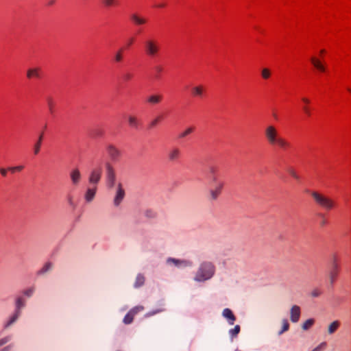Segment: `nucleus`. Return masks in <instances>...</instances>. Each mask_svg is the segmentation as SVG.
<instances>
[{
    "label": "nucleus",
    "mask_w": 351,
    "mask_h": 351,
    "mask_svg": "<svg viewBox=\"0 0 351 351\" xmlns=\"http://www.w3.org/2000/svg\"><path fill=\"white\" fill-rule=\"evenodd\" d=\"M325 52V51L324 49L321 50L320 53H324Z\"/></svg>",
    "instance_id": "nucleus-59"
},
{
    "label": "nucleus",
    "mask_w": 351,
    "mask_h": 351,
    "mask_svg": "<svg viewBox=\"0 0 351 351\" xmlns=\"http://www.w3.org/2000/svg\"><path fill=\"white\" fill-rule=\"evenodd\" d=\"M132 77V75L131 73H127L124 75V79L125 80H129Z\"/></svg>",
    "instance_id": "nucleus-49"
},
{
    "label": "nucleus",
    "mask_w": 351,
    "mask_h": 351,
    "mask_svg": "<svg viewBox=\"0 0 351 351\" xmlns=\"http://www.w3.org/2000/svg\"><path fill=\"white\" fill-rule=\"evenodd\" d=\"M325 223H326V221H325V220H324V221L322 222V226H324V225H325Z\"/></svg>",
    "instance_id": "nucleus-58"
},
{
    "label": "nucleus",
    "mask_w": 351,
    "mask_h": 351,
    "mask_svg": "<svg viewBox=\"0 0 351 351\" xmlns=\"http://www.w3.org/2000/svg\"><path fill=\"white\" fill-rule=\"evenodd\" d=\"M106 149L109 156L112 160L115 161L121 156V151L113 145H108Z\"/></svg>",
    "instance_id": "nucleus-15"
},
{
    "label": "nucleus",
    "mask_w": 351,
    "mask_h": 351,
    "mask_svg": "<svg viewBox=\"0 0 351 351\" xmlns=\"http://www.w3.org/2000/svg\"><path fill=\"white\" fill-rule=\"evenodd\" d=\"M34 288L30 287L23 291V294L27 297H31L34 293Z\"/></svg>",
    "instance_id": "nucleus-38"
},
{
    "label": "nucleus",
    "mask_w": 351,
    "mask_h": 351,
    "mask_svg": "<svg viewBox=\"0 0 351 351\" xmlns=\"http://www.w3.org/2000/svg\"><path fill=\"white\" fill-rule=\"evenodd\" d=\"M133 40H134V38H132L130 39V40L128 42V46H130V45L132 44Z\"/></svg>",
    "instance_id": "nucleus-54"
},
{
    "label": "nucleus",
    "mask_w": 351,
    "mask_h": 351,
    "mask_svg": "<svg viewBox=\"0 0 351 351\" xmlns=\"http://www.w3.org/2000/svg\"><path fill=\"white\" fill-rule=\"evenodd\" d=\"M311 62L313 64V65L315 66V68H316L318 71H319L321 72H324L326 71L325 66L317 58H316L315 57H312L311 58Z\"/></svg>",
    "instance_id": "nucleus-23"
},
{
    "label": "nucleus",
    "mask_w": 351,
    "mask_h": 351,
    "mask_svg": "<svg viewBox=\"0 0 351 351\" xmlns=\"http://www.w3.org/2000/svg\"><path fill=\"white\" fill-rule=\"evenodd\" d=\"M165 4L161 3V4L156 5V6L158 7V8H163V7H165Z\"/></svg>",
    "instance_id": "nucleus-55"
},
{
    "label": "nucleus",
    "mask_w": 351,
    "mask_h": 351,
    "mask_svg": "<svg viewBox=\"0 0 351 351\" xmlns=\"http://www.w3.org/2000/svg\"><path fill=\"white\" fill-rule=\"evenodd\" d=\"M164 310L162 309V308H159V309H156L155 311H150L149 313H147V316L149 317V316H152V315H154L158 313H160V312H162Z\"/></svg>",
    "instance_id": "nucleus-42"
},
{
    "label": "nucleus",
    "mask_w": 351,
    "mask_h": 351,
    "mask_svg": "<svg viewBox=\"0 0 351 351\" xmlns=\"http://www.w3.org/2000/svg\"><path fill=\"white\" fill-rule=\"evenodd\" d=\"M289 328V324L286 319L282 320V328L280 331L278 332V335H280L285 332L287 331Z\"/></svg>",
    "instance_id": "nucleus-32"
},
{
    "label": "nucleus",
    "mask_w": 351,
    "mask_h": 351,
    "mask_svg": "<svg viewBox=\"0 0 351 351\" xmlns=\"http://www.w3.org/2000/svg\"><path fill=\"white\" fill-rule=\"evenodd\" d=\"M25 300L20 296L15 300V311L12 315L10 317L8 320L5 323L4 328H9L11 325L15 323L21 315L22 309L25 306Z\"/></svg>",
    "instance_id": "nucleus-4"
},
{
    "label": "nucleus",
    "mask_w": 351,
    "mask_h": 351,
    "mask_svg": "<svg viewBox=\"0 0 351 351\" xmlns=\"http://www.w3.org/2000/svg\"><path fill=\"white\" fill-rule=\"evenodd\" d=\"M68 202H69V204L73 207V208H75V206L73 203V201L72 199V197H68Z\"/></svg>",
    "instance_id": "nucleus-51"
},
{
    "label": "nucleus",
    "mask_w": 351,
    "mask_h": 351,
    "mask_svg": "<svg viewBox=\"0 0 351 351\" xmlns=\"http://www.w3.org/2000/svg\"><path fill=\"white\" fill-rule=\"evenodd\" d=\"M7 171H8V169H4V168L0 169V173H1V176L3 177H5L7 176Z\"/></svg>",
    "instance_id": "nucleus-47"
},
{
    "label": "nucleus",
    "mask_w": 351,
    "mask_h": 351,
    "mask_svg": "<svg viewBox=\"0 0 351 351\" xmlns=\"http://www.w3.org/2000/svg\"><path fill=\"white\" fill-rule=\"evenodd\" d=\"M335 262L337 263V257L336 256H334L332 263H335Z\"/></svg>",
    "instance_id": "nucleus-57"
},
{
    "label": "nucleus",
    "mask_w": 351,
    "mask_h": 351,
    "mask_svg": "<svg viewBox=\"0 0 351 351\" xmlns=\"http://www.w3.org/2000/svg\"><path fill=\"white\" fill-rule=\"evenodd\" d=\"M162 96L159 95H152L147 99V102L152 104H156L160 102Z\"/></svg>",
    "instance_id": "nucleus-26"
},
{
    "label": "nucleus",
    "mask_w": 351,
    "mask_h": 351,
    "mask_svg": "<svg viewBox=\"0 0 351 351\" xmlns=\"http://www.w3.org/2000/svg\"><path fill=\"white\" fill-rule=\"evenodd\" d=\"M302 109L307 116L311 115V111H310V109L308 108V106H303Z\"/></svg>",
    "instance_id": "nucleus-45"
},
{
    "label": "nucleus",
    "mask_w": 351,
    "mask_h": 351,
    "mask_svg": "<svg viewBox=\"0 0 351 351\" xmlns=\"http://www.w3.org/2000/svg\"><path fill=\"white\" fill-rule=\"evenodd\" d=\"M264 134L266 141L271 146L278 147L285 152L291 147L290 143L280 135L277 128L274 125H269L266 126L264 130Z\"/></svg>",
    "instance_id": "nucleus-1"
},
{
    "label": "nucleus",
    "mask_w": 351,
    "mask_h": 351,
    "mask_svg": "<svg viewBox=\"0 0 351 351\" xmlns=\"http://www.w3.org/2000/svg\"><path fill=\"white\" fill-rule=\"evenodd\" d=\"M312 351H316L315 349H313Z\"/></svg>",
    "instance_id": "nucleus-62"
},
{
    "label": "nucleus",
    "mask_w": 351,
    "mask_h": 351,
    "mask_svg": "<svg viewBox=\"0 0 351 351\" xmlns=\"http://www.w3.org/2000/svg\"><path fill=\"white\" fill-rule=\"evenodd\" d=\"M341 323L339 320H335L330 322L328 326L326 332L328 335H333L340 327Z\"/></svg>",
    "instance_id": "nucleus-17"
},
{
    "label": "nucleus",
    "mask_w": 351,
    "mask_h": 351,
    "mask_svg": "<svg viewBox=\"0 0 351 351\" xmlns=\"http://www.w3.org/2000/svg\"><path fill=\"white\" fill-rule=\"evenodd\" d=\"M215 267L211 262H202L195 274L194 280L196 282H204L210 279L215 274Z\"/></svg>",
    "instance_id": "nucleus-3"
},
{
    "label": "nucleus",
    "mask_w": 351,
    "mask_h": 351,
    "mask_svg": "<svg viewBox=\"0 0 351 351\" xmlns=\"http://www.w3.org/2000/svg\"><path fill=\"white\" fill-rule=\"evenodd\" d=\"M143 47L145 54L151 58L157 56L160 49L158 41L154 38L146 39L143 43Z\"/></svg>",
    "instance_id": "nucleus-5"
},
{
    "label": "nucleus",
    "mask_w": 351,
    "mask_h": 351,
    "mask_svg": "<svg viewBox=\"0 0 351 351\" xmlns=\"http://www.w3.org/2000/svg\"><path fill=\"white\" fill-rule=\"evenodd\" d=\"M13 347H14L13 344H10L9 346L3 348L1 351H11V350L13 348Z\"/></svg>",
    "instance_id": "nucleus-46"
},
{
    "label": "nucleus",
    "mask_w": 351,
    "mask_h": 351,
    "mask_svg": "<svg viewBox=\"0 0 351 351\" xmlns=\"http://www.w3.org/2000/svg\"><path fill=\"white\" fill-rule=\"evenodd\" d=\"M128 121L129 125L131 128H134V129H138L139 122H138V119L136 117L132 116V115L128 116Z\"/></svg>",
    "instance_id": "nucleus-25"
},
{
    "label": "nucleus",
    "mask_w": 351,
    "mask_h": 351,
    "mask_svg": "<svg viewBox=\"0 0 351 351\" xmlns=\"http://www.w3.org/2000/svg\"><path fill=\"white\" fill-rule=\"evenodd\" d=\"M240 330H241V328H240V326L239 325H236L234 328L232 329H230L229 330V335H230V337L232 338H234L235 337L237 336V335L240 332Z\"/></svg>",
    "instance_id": "nucleus-31"
},
{
    "label": "nucleus",
    "mask_w": 351,
    "mask_h": 351,
    "mask_svg": "<svg viewBox=\"0 0 351 351\" xmlns=\"http://www.w3.org/2000/svg\"><path fill=\"white\" fill-rule=\"evenodd\" d=\"M205 92V88L202 85L192 87L191 94L194 97H202Z\"/></svg>",
    "instance_id": "nucleus-20"
},
{
    "label": "nucleus",
    "mask_w": 351,
    "mask_h": 351,
    "mask_svg": "<svg viewBox=\"0 0 351 351\" xmlns=\"http://www.w3.org/2000/svg\"><path fill=\"white\" fill-rule=\"evenodd\" d=\"M23 169V166L19 165L16 167H10L8 168V170H10L12 173H14L15 171H21Z\"/></svg>",
    "instance_id": "nucleus-40"
},
{
    "label": "nucleus",
    "mask_w": 351,
    "mask_h": 351,
    "mask_svg": "<svg viewBox=\"0 0 351 351\" xmlns=\"http://www.w3.org/2000/svg\"><path fill=\"white\" fill-rule=\"evenodd\" d=\"M322 294V291L318 288L313 289L311 292V296L313 298H317Z\"/></svg>",
    "instance_id": "nucleus-37"
},
{
    "label": "nucleus",
    "mask_w": 351,
    "mask_h": 351,
    "mask_svg": "<svg viewBox=\"0 0 351 351\" xmlns=\"http://www.w3.org/2000/svg\"><path fill=\"white\" fill-rule=\"evenodd\" d=\"M219 182H222L219 181L218 180V178L216 176V175H212L211 183L213 184V186L217 184V183H219Z\"/></svg>",
    "instance_id": "nucleus-43"
},
{
    "label": "nucleus",
    "mask_w": 351,
    "mask_h": 351,
    "mask_svg": "<svg viewBox=\"0 0 351 351\" xmlns=\"http://www.w3.org/2000/svg\"><path fill=\"white\" fill-rule=\"evenodd\" d=\"M302 101H303L304 103H305L306 104H309V103H310V100H309L308 99L306 98V97H303V98L302 99Z\"/></svg>",
    "instance_id": "nucleus-52"
},
{
    "label": "nucleus",
    "mask_w": 351,
    "mask_h": 351,
    "mask_svg": "<svg viewBox=\"0 0 351 351\" xmlns=\"http://www.w3.org/2000/svg\"><path fill=\"white\" fill-rule=\"evenodd\" d=\"M131 20L135 25H141L147 23V19L144 17L140 16L136 14H132L130 16Z\"/></svg>",
    "instance_id": "nucleus-22"
},
{
    "label": "nucleus",
    "mask_w": 351,
    "mask_h": 351,
    "mask_svg": "<svg viewBox=\"0 0 351 351\" xmlns=\"http://www.w3.org/2000/svg\"><path fill=\"white\" fill-rule=\"evenodd\" d=\"M261 75L263 79L267 80L268 79L271 75V71L267 68H264L261 71Z\"/></svg>",
    "instance_id": "nucleus-35"
},
{
    "label": "nucleus",
    "mask_w": 351,
    "mask_h": 351,
    "mask_svg": "<svg viewBox=\"0 0 351 351\" xmlns=\"http://www.w3.org/2000/svg\"><path fill=\"white\" fill-rule=\"evenodd\" d=\"M223 186V182H219L217 184L213 186V187L209 190V200H217L221 193Z\"/></svg>",
    "instance_id": "nucleus-8"
},
{
    "label": "nucleus",
    "mask_w": 351,
    "mask_h": 351,
    "mask_svg": "<svg viewBox=\"0 0 351 351\" xmlns=\"http://www.w3.org/2000/svg\"><path fill=\"white\" fill-rule=\"evenodd\" d=\"M105 180L108 189H112L116 185V173L112 165L109 162L105 163Z\"/></svg>",
    "instance_id": "nucleus-6"
},
{
    "label": "nucleus",
    "mask_w": 351,
    "mask_h": 351,
    "mask_svg": "<svg viewBox=\"0 0 351 351\" xmlns=\"http://www.w3.org/2000/svg\"><path fill=\"white\" fill-rule=\"evenodd\" d=\"M52 266L53 265L51 263L49 262L45 263V265L38 271V275H42L47 273L51 269Z\"/></svg>",
    "instance_id": "nucleus-29"
},
{
    "label": "nucleus",
    "mask_w": 351,
    "mask_h": 351,
    "mask_svg": "<svg viewBox=\"0 0 351 351\" xmlns=\"http://www.w3.org/2000/svg\"><path fill=\"white\" fill-rule=\"evenodd\" d=\"M41 69L39 67L29 68L27 70V77L32 79L33 77H40Z\"/></svg>",
    "instance_id": "nucleus-19"
},
{
    "label": "nucleus",
    "mask_w": 351,
    "mask_h": 351,
    "mask_svg": "<svg viewBox=\"0 0 351 351\" xmlns=\"http://www.w3.org/2000/svg\"><path fill=\"white\" fill-rule=\"evenodd\" d=\"M53 2H54L53 1H51L49 3V4H51H51H53Z\"/></svg>",
    "instance_id": "nucleus-60"
},
{
    "label": "nucleus",
    "mask_w": 351,
    "mask_h": 351,
    "mask_svg": "<svg viewBox=\"0 0 351 351\" xmlns=\"http://www.w3.org/2000/svg\"><path fill=\"white\" fill-rule=\"evenodd\" d=\"M315 204L325 210H331L336 207L335 201L329 196L316 191L309 192Z\"/></svg>",
    "instance_id": "nucleus-2"
},
{
    "label": "nucleus",
    "mask_w": 351,
    "mask_h": 351,
    "mask_svg": "<svg viewBox=\"0 0 351 351\" xmlns=\"http://www.w3.org/2000/svg\"><path fill=\"white\" fill-rule=\"evenodd\" d=\"M348 90L349 92H351V88H348Z\"/></svg>",
    "instance_id": "nucleus-61"
},
{
    "label": "nucleus",
    "mask_w": 351,
    "mask_h": 351,
    "mask_svg": "<svg viewBox=\"0 0 351 351\" xmlns=\"http://www.w3.org/2000/svg\"><path fill=\"white\" fill-rule=\"evenodd\" d=\"M102 3L106 7H111L117 3V0H102Z\"/></svg>",
    "instance_id": "nucleus-36"
},
{
    "label": "nucleus",
    "mask_w": 351,
    "mask_h": 351,
    "mask_svg": "<svg viewBox=\"0 0 351 351\" xmlns=\"http://www.w3.org/2000/svg\"><path fill=\"white\" fill-rule=\"evenodd\" d=\"M315 323V319L313 318H310L306 319L302 325V328L304 330H307L311 328Z\"/></svg>",
    "instance_id": "nucleus-28"
},
{
    "label": "nucleus",
    "mask_w": 351,
    "mask_h": 351,
    "mask_svg": "<svg viewBox=\"0 0 351 351\" xmlns=\"http://www.w3.org/2000/svg\"><path fill=\"white\" fill-rule=\"evenodd\" d=\"M339 266L337 263L335 262L332 263V268L328 272V279L331 285H332L339 274Z\"/></svg>",
    "instance_id": "nucleus-12"
},
{
    "label": "nucleus",
    "mask_w": 351,
    "mask_h": 351,
    "mask_svg": "<svg viewBox=\"0 0 351 351\" xmlns=\"http://www.w3.org/2000/svg\"><path fill=\"white\" fill-rule=\"evenodd\" d=\"M97 191V186L88 188L85 193L84 198L87 202H90L93 200Z\"/></svg>",
    "instance_id": "nucleus-21"
},
{
    "label": "nucleus",
    "mask_w": 351,
    "mask_h": 351,
    "mask_svg": "<svg viewBox=\"0 0 351 351\" xmlns=\"http://www.w3.org/2000/svg\"><path fill=\"white\" fill-rule=\"evenodd\" d=\"M194 130V128L193 127H189L187 128L184 131H183L180 135H179V137L180 138H184L186 137V136H188L189 134H190L191 133H192Z\"/></svg>",
    "instance_id": "nucleus-34"
},
{
    "label": "nucleus",
    "mask_w": 351,
    "mask_h": 351,
    "mask_svg": "<svg viewBox=\"0 0 351 351\" xmlns=\"http://www.w3.org/2000/svg\"><path fill=\"white\" fill-rule=\"evenodd\" d=\"M181 152L179 148L173 147L168 153V158L171 162L178 160L180 156Z\"/></svg>",
    "instance_id": "nucleus-18"
},
{
    "label": "nucleus",
    "mask_w": 351,
    "mask_h": 351,
    "mask_svg": "<svg viewBox=\"0 0 351 351\" xmlns=\"http://www.w3.org/2000/svg\"><path fill=\"white\" fill-rule=\"evenodd\" d=\"M124 197L125 191L123 189L122 184L121 182H119L117 184L116 195L114 196L113 201L114 206H118L123 199Z\"/></svg>",
    "instance_id": "nucleus-10"
},
{
    "label": "nucleus",
    "mask_w": 351,
    "mask_h": 351,
    "mask_svg": "<svg viewBox=\"0 0 351 351\" xmlns=\"http://www.w3.org/2000/svg\"><path fill=\"white\" fill-rule=\"evenodd\" d=\"M312 351H316L315 349H313Z\"/></svg>",
    "instance_id": "nucleus-63"
},
{
    "label": "nucleus",
    "mask_w": 351,
    "mask_h": 351,
    "mask_svg": "<svg viewBox=\"0 0 351 351\" xmlns=\"http://www.w3.org/2000/svg\"><path fill=\"white\" fill-rule=\"evenodd\" d=\"M144 282H145L144 276L141 274H138L136 276L134 286L135 288H138V287H141L142 285H143Z\"/></svg>",
    "instance_id": "nucleus-27"
},
{
    "label": "nucleus",
    "mask_w": 351,
    "mask_h": 351,
    "mask_svg": "<svg viewBox=\"0 0 351 351\" xmlns=\"http://www.w3.org/2000/svg\"><path fill=\"white\" fill-rule=\"evenodd\" d=\"M102 167L101 166L93 168L88 176V182L93 186H96L99 182L102 175Z\"/></svg>",
    "instance_id": "nucleus-7"
},
{
    "label": "nucleus",
    "mask_w": 351,
    "mask_h": 351,
    "mask_svg": "<svg viewBox=\"0 0 351 351\" xmlns=\"http://www.w3.org/2000/svg\"><path fill=\"white\" fill-rule=\"evenodd\" d=\"M146 216L147 217H154L155 214L152 210H147L145 213Z\"/></svg>",
    "instance_id": "nucleus-50"
},
{
    "label": "nucleus",
    "mask_w": 351,
    "mask_h": 351,
    "mask_svg": "<svg viewBox=\"0 0 351 351\" xmlns=\"http://www.w3.org/2000/svg\"><path fill=\"white\" fill-rule=\"evenodd\" d=\"M71 182L73 185L77 186L82 179V174L78 168L73 169L69 173Z\"/></svg>",
    "instance_id": "nucleus-14"
},
{
    "label": "nucleus",
    "mask_w": 351,
    "mask_h": 351,
    "mask_svg": "<svg viewBox=\"0 0 351 351\" xmlns=\"http://www.w3.org/2000/svg\"><path fill=\"white\" fill-rule=\"evenodd\" d=\"M288 172H289V174H290V175H291L293 178H295V179H296V180H299L300 177H299V176L297 174V173L295 171V170H294V169H289L288 170Z\"/></svg>",
    "instance_id": "nucleus-41"
},
{
    "label": "nucleus",
    "mask_w": 351,
    "mask_h": 351,
    "mask_svg": "<svg viewBox=\"0 0 351 351\" xmlns=\"http://www.w3.org/2000/svg\"><path fill=\"white\" fill-rule=\"evenodd\" d=\"M168 264H173L178 268L190 267L193 266V262L189 260L176 259L174 258H169L167 260Z\"/></svg>",
    "instance_id": "nucleus-9"
},
{
    "label": "nucleus",
    "mask_w": 351,
    "mask_h": 351,
    "mask_svg": "<svg viewBox=\"0 0 351 351\" xmlns=\"http://www.w3.org/2000/svg\"><path fill=\"white\" fill-rule=\"evenodd\" d=\"M123 49H119L114 54V60L115 62H121L123 60Z\"/></svg>",
    "instance_id": "nucleus-30"
},
{
    "label": "nucleus",
    "mask_w": 351,
    "mask_h": 351,
    "mask_svg": "<svg viewBox=\"0 0 351 351\" xmlns=\"http://www.w3.org/2000/svg\"><path fill=\"white\" fill-rule=\"evenodd\" d=\"M43 139V132H41L38 136L37 141L36 142V143L34 145V152L35 155H37L40 150Z\"/></svg>",
    "instance_id": "nucleus-24"
},
{
    "label": "nucleus",
    "mask_w": 351,
    "mask_h": 351,
    "mask_svg": "<svg viewBox=\"0 0 351 351\" xmlns=\"http://www.w3.org/2000/svg\"><path fill=\"white\" fill-rule=\"evenodd\" d=\"M162 119V116H158L155 117L154 119L152 120V121L149 123V127L154 128L156 127L158 123Z\"/></svg>",
    "instance_id": "nucleus-33"
},
{
    "label": "nucleus",
    "mask_w": 351,
    "mask_h": 351,
    "mask_svg": "<svg viewBox=\"0 0 351 351\" xmlns=\"http://www.w3.org/2000/svg\"><path fill=\"white\" fill-rule=\"evenodd\" d=\"M301 309L298 305H293L290 309V319L293 323H297L300 317Z\"/></svg>",
    "instance_id": "nucleus-13"
},
{
    "label": "nucleus",
    "mask_w": 351,
    "mask_h": 351,
    "mask_svg": "<svg viewBox=\"0 0 351 351\" xmlns=\"http://www.w3.org/2000/svg\"><path fill=\"white\" fill-rule=\"evenodd\" d=\"M216 169L214 167L210 169V173L211 175H215Z\"/></svg>",
    "instance_id": "nucleus-53"
},
{
    "label": "nucleus",
    "mask_w": 351,
    "mask_h": 351,
    "mask_svg": "<svg viewBox=\"0 0 351 351\" xmlns=\"http://www.w3.org/2000/svg\"><path fill=\"white\" fill-rule=\"evenodd\" d=\"M143 306H138L131 309L124 317L123 323L125 324H131L133 322L134 315L139 311L143 310Z\"/></svg>",
    "instance_id": "nucleus-11"
},
{
    "label": "nucleus",
    "mask_w": 351,
    "mask_h": 351,
    "mask_svg": "<svg viewBox=\"0 0 351 351\" xmlns=\"http://www.w3.org/2000/svg\"><path fill=\"white\" fill-rule=\"evenodd\" d=\"M48 106H49V110L52 112H53V102H52L51 99H48Z\"/></svg>",
    "instance_id": "nucleus-48"
},
{
    "label": "nucleus",
    "mask_w": 351,
    "mask_h": 351,
    "mask_svg": "<svg viewBox=\"0 0 351 351\" xmlns=\"http://www.w3.org/2000/svg\"><path fill=\"white\" fill-rule=\"evenodd\" d=\"M326 346V343L325 342H322L319 346H317L316 348H315L314 349L316 351H319V350H321V349L322 348L325 347Z\"/></svg>",
    "instance_id": "nucleus-44"
},
{
    "label": "nucleus",
    "mask_w": 351,
    "mask_h": 351,
    "mask_svg": "<svg viewBox=\"0 0 351 351\" xmlns=\"http://www.w3.org/2000/svg\"><path fill=\"white\" fill-rule=\"evenodd\" d=\"M156 69L158 72H160L162 71V68L160 66L157 67Z\"/></svg>",
    "instance_id": "nucleus-56"
},
{
    "label": "nucleus",
    "mask_w": 351,
    "mask_h": 351,
    "mask_svg": "<svg viewBox=\"0 0 351 351\" xmlns=\"http://www.w3.org/2000/svg\"><path fill=\"white\" fill-rule=\"evenodd\" d=\"M222 316L226 319L228 323L230 325H233L236 321V317L232 313V311L228 308H226L222 311Z\"/></svg>",
    "instance_id": "nucleus-16"
},
{
    "label": "nucleus",
    "mask_w": 351,
    "mask_h": 351,
    "mask_svg": "<svg viewBox=\"0 0 351 351\" xmlns=\"http://www.w3.org/2000/svg\"><path fill=\"white\" fill-rule=\"evenodd\" d=\"M12 339L11 336H6L0 339V347L9 342Z\"/></svg>",
    "instance_id": "nucleus-39"
}]
</instances>
